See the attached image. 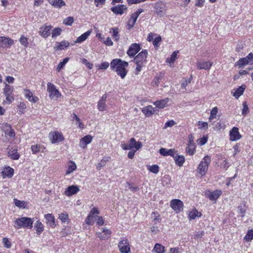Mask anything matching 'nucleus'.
Here are the masks:
<instances>
[{"mask_svg": "<svg viewBox=\"0 0 253 253\" xmlns=\"http://www.w3.org/2000/svg\"><path fill=\"white\" fill-rule=\"evenodd\" d=\"M128 65V62L118 58L112 60L110 63L111 69L115 71L122 79H124L126 75L127 71L126 67Z\"/></svg>", "mask_w": 253, "mask_h": 253, "instance_id": "nucleus-1", "label": "nucleus"}, {"mask_svg": "<svg viewBox=\"0 0 253 253\" xmlns=\"http://www.w3.org/2000/svg\"><path fill=\"white\" fill-rule=\"evenodd\" d=\"M33 220L28 217L18 218L14 221V226L16 229L21 228L31 229L33 227Z\"/></svg>", "mask_w": 253, "mask_h": 253, "instance_id": "nucleus-2", "label": "nucleus"}, {"mask_svg": "<svg viewBox=\"0 0 253 253\" xmlns=\"http://www.w3.org/2000/svg\"><path fill=\"white\" fill-rule=\"evenodd\" d=\"M211 162V158L209 156L206 155L201 161L198 167V171L202 175H205L208 170L209 165Z\"/></svg>", "mask_w": 253, "mask_h": 253, "instance_id": "nucleus-3", "label": "nucleus"}, {"mask_svg": "<svg viewBox=\"0 0 253 253\" xmlns=\"http://www.w3.org/2000/svg\"><path fill=\"white\" fill-rule=\"evenodd\" d=\"M167 7L166 3L159 0L157 1L154 7V11L157 15L163 17L166 13Z\"/></svg>", "mask_w": 253, "mask_h": 253, "instance_id": "nucleus-4", "label": "nucleus"}, {"mask_svg": "<svg viewBox=\"0 0 253 253\" xmlns=\"http://www.w3.org/2000/svg\"><path fill=\"white\" fill-rule=\"evenodd\" d=\"M49 138L52 143L62 142L64 139L63 135L58 131L50 132L49 133Z\"/></svg>", "mask_w": 253, "mask_h": 253, "instance_id": "nucleus-5", "label": "nucleus"}, {"mask_svg": "<svg viewBox=\"0 0 253 253\" xmlns=\"http://www.w3.org/2000/svg\"><path fill=\"white\" fill-rule=\"evenodd\" d=\"M47 85V90L49 92V97L51 98H58L61 95V93L57 89H56L54 85L52 83H48Z\"/></svg>", "mask_w": 253, "mask_h": 253, "instance_id": "nucleus-6", "label": "nucleus"}, {"mask_svg": "<svg viewBox=\"0 0 253 253\" xmlns=\"http://www.w3.org/2000/svg\"><path fill=\"white\" fill-rule=\"evenodd\" d=\"M118 247L122 253H129L130 249L127 239H123L118 244Z\"/></svg>", "mask_w": 253, "mask_h": 253, "instance_id": "nucleus-7", "label": "nucleus"}, {"mask_svg": "<svg viewBox=\"0 0 253 253\" xmlns=\"http://www.w3.org/2000/svg\"><path fill=\"white\" fill-rule=\"evenodd\" d=\"M148 55L147 50L146 49L142 50L133 60L135 63L144 64L147 61L146 59Z\"/></svg>", "mask_w": 253, "mask_h": 253, "instance_id": "nucleus-8", "label": "nucleus"}, {"mask_svg": "<svg viewBox=\"0 0 253 253\" xmlns=\"http://www.w3.org/2000/svg\"><path fill=\"white\" fill-rule=\"evenodd\" d=\"M170 207L176 212H180L183 210V202L179 199H173L170 202Z\"/></svg>", "mask_w": 253, "mask_h": 253, "instance_id": "nucleus-9", "label": "nucleus"}, {"mask_svg": "<svg viewBox=\"0 0 253 253\" xmlns=\"http://www.w3.org/2000/svg\"><path fill=\"white\" fill-rule=\"evenodd\" d=\"M141 47L139 43H134L131 44L129 46L127 54L130 57H133L135 54L139 51Z\"/></svg>", "mask_w": 253, "mask_h": 253, "instance_id": "nucleus-10", "label": "nucleus"}, {"mask_svg": "<svg viewBox=\"0 0 253 253\" xmlns=\"http://www.w3.org/2000/svg\"><path fill=\"white\" fill-rule=\"evenodd\" d=\"M194 137L192 134L189 135V141L186 148V152L190 155H193L195 151V144L194 143Z\"/></svg>", "mask_w": 253, "mask_h": 253, "instance_id": "nucleus-11", "label": "nucleus"}, {"mask_svg": "<svg viewBox=\"0 0 253 253\" xmlns=\"http://www.w3.org/2000/svg\"><path fill=\"white\" fill-rule=\"evenodd\" d=\"M230 140L234 141L239 140L241 138V135L239 132V129L237 127H233L229 132Z\"/></svg>", "mask_w": 253, "mask_h": 253, "instance_id": "nucleus-12", "label": "nucleus"}, {"mask_svg": "<svg viewBox=\"0 0 253 253\" xmlns=\"http://www.w3.org/2000/svg\"><path fill=\"white\" fill-rule=\"evenodd\" d=\"M13 41L9 38L0 37V47L8 48L13 44Z\"/></svg>", "mask_w": 253, "mask_h": 253, "instance_id": "nucleus-13", "label": "nucleus"}, {"mask_svg": "<svg viewBox=\"0 0 253 253\" xmlns=\"http://www.w3.org/2000/svg\"><path fill=\"white\" fill-rule=\"evenodd\" d=\"M222 192L220 190H215L214 191H209L206 193V196L211 201H215L221 195Z\"/></svg>", "mask_w": 253, "mask_h": 253, "instance_id": "nucleus-14", "label": "nucleus"}, {"mask_svg": "<svg viewBox=\"0 0 253 253\" xmlns=\"http://www.w3.org/2000/svg\"><path fill=\"white\" fill-rule=\"evenodd\" d=\"M98 237L101 240H107L111 236V231L106 227L102 228V232H98L96 233Z\"/></svg>", "mask_w": 253, "mask_h": 253, "instance_id": "nucleus-15", "label": "nucleus"}, {"mask_svg": "<svg viewBox=\"0 0 253 253\" xmlns=\"http://www.w3.org/2000/svg\"><path fill=\"white\" fill-rule=\"evenodd\" d=\"M52 26L43 25L40 28V34L43 38H47L50 35V30Z\"/></svg>", "mask_w": 253, "mask_h": 253, "instance_id": "nucleus-16", "label": "nucleus"}, {"mask_svg": "<svg viewBox=\"0 0 253 253\" xmlns=\"http://www.w3.org/2000/svg\"><path fill=\"white\" fill-rule=\"evenodd\" d=\"M127 7L124 4H118L111 8V11L116 14L122 15Z\"/></svg>", "mask_w": 253, "mask_h": 253, "instance_id": "nucleus-17", "label": "nucleus"}, {"mask_svg": "<svg viewBox=\"0 0 253 253\" xmlns=\"http://www.w3.org/2000/svg\"><path fill=\"white\" fill-rule=\"evenodd\" d=\"M212 65V62L210 61H198L197 63V68L199 70H209Z\"/></svg>", "mask_w": 253, "mask_h": 253, "instance_id": "nucleus-18", "label": "nucleus"}, {"mask_svg": "<svg viewBox=\"0 0 253 253\" xmlns=\"http://www.w3.org/2000/svg\"><path fill=\"white\" fill-rule=\"evenodd\" d=\"M80 191L79 188L76 185H71L68 187L65 191V194L68 196H71L72 195L76 194Z\"/></svg>", "mask_w": 253, "mask_h": 253, "instance_id": "nucleus-19", "label": "nucleus"}, {"mask_svg": "<svg viewBox=\"0 0 253 253\" xmlns=\"http://www.w3.org/2000/svg\"><path fill=\"white\" fill-rule=\"evenodd\" d=\"M3 129L5 134L8 135L9 137H13L15 136V132L12 128L11 126L8 123H5L2 126Z\"/></svg>", "mask_w": 253, "mask_h": 253, "instance_id": "nucleus-20", "label": "nucleus"}, {"mask_svg": "<svg viewBox=\"0 0 253 253\" xmlns=\"http://www.w3.org/2000/svg\"><path fill=\"white\" fill-rule=\"evenodd\" d=\"M24 96L29 101L36 103L39 100L38 97L33 96V93L28 89H24Z\"/></svg>", "mask_w": 253, "mask_h": 253, "instance_id": "nucleus-21", "label": "nucleus"}, {"mask_svg": "<svg viewBox=\"0 0 253 253\" xmlns=\"http://www.w3.org/2000/svg\"><path fill=\"white\" fill-rule=\"evenodd\" d=\"M92 140V137L90 135H87L81 138L80 142V147L84 148L87 144H89L91 142Z\"/></svg>", "mask_w": 253, "mask_h": 253, "instance_id": "nucleus-22", "label": "nucleus"}, {"mask_svg": "<svg viewBox=\"0 0 253 253\" xmlns=\"http://www.w3.org/2000/svg\"><path fill=\"white\" fill-rule=\"evenodd\" d=\"M44 217L46 219V223L50 227L54 228L55 226L54 216L52 214L47 213L44 215Z\"/></svg>", "mask_w": 253, "mask_h": 253, "instance_id": "nucleus-23", "label": "nucleus"}, {"mask_svg": "<svg viewBox=\"0 0 253 253\" xmlns=\"http://www.w3.org/2000/svg\"><path fill=\"white\" fill-rule=\"evenodd\" d=\"M164 80L165 73L163 72H160L157 74L156 76H155L153 82L157 86H158L159 83L163 82Z\"/></svg>", "mask_w": 253, "mask_h": 253, "instance_id": "nucleus-24", "label": "nucleus"}, {"mask_svg": "<svg viewBox=\"0 0 253 253\" xmlns=\"http://www.w3.org/2000/svg\"><path fill=\"white\" fill-rule=\"evenodd\" d=\"M69 42L66 41H62L60 42H57L56 43V46H54V49L56 50H61L64 49L65 48H67L69 46Z\"/></svg>", "mask_w": 253, "mask_h": 253, "instance_id": "nucleus-25", "label": "nucleus"}, {"mask_svg": "<svg viewBox=\"0 0 253 253\" xmlns=\"http://www.w3.org/2000/svg\"><path fill=\"white\" fill-rule=\"evenodd\" d=\"M8 156L14 160H18L20 155L17 152V149H11L8 152Z\"/></svg>", "mask_w": 253, "mask_h": 253, "instance_id": "nucleus-26", "label": "nucleus"}, {"mask_svg": "<svg viewBox=\"0 0 253 253\" xmlns=\"http://www.w3.org/2000/svg\"><path fill=\"white\" fill-rule=\"evenodd\" d=\"M246 88V85L245 84H242L241 86H239L233 93V96H234L236 98H238L243 94Z\"/></svg>", "mask_w": 253, "mask_h": 253, "instance_id": "nucleus-27", "label": "nucleus"}, {"mask_svg": "<svg viewBox=\"0 0 253 253\" xmlns=\"http://www.w3.org/2000/svg\"><path fill=\"white\" fill-rule=\"evenodd\" d=\"M129 144L131 149L135 148L136 150L139 149L142 146V143L140 142L136 141L134 138H131L130 139Z\"/></svg>", "mask_w": 253, "mask_h": 253, "instance_id": "nucleus-28", "label": "nucleus"}, {"mask_svg": "<svg viewBox=\"0 0 253 253\" xmlns=\"http://www.w3.org/2000/svg\"><path fill=\"white\" fill-rule=\"evenodd\" d=\"M91 33V31L88 30L83 34H82L81 36L79 37L76 41H75V42L76 43H81L86 40L88 36L90 35V34Z\"/></svg>", "mask_w": 253, "mask_h": 253, "instance_id": "nucleus-29", "label": "nucleus"}, {"mask_svg": "<svg viewBox=\"0 0 253 253\" xmlns=\"http://www.w3.org/2000/svg\"><path fill=\"white\" fill-rule=\"evenodd\" d=\"M142 112L146 115V116L149 117L155 113L156 112V109L155 108L152 107L151 106H148L143 108Z\"/></svg>", "mask_w": 253, "mask_h": 253, "instance_id": "nucleus-30", "label": "nucleus"}, {"mask_svg": "<svg viewBox=\"0 0 253 253\" xmlns=\"http://www.w3.org/2000/svg\"><path fill=\"white\" fill-rule=\"evenodd\" d=\"M248 64H251V61H248V60L245 57L240 59L237 62L235 63V66H238L239 68H241L244 66Z\"/></svg>", "mask_w": 253, "mask_h": 253, "instance_id": "nucleus-31", "label": "nucleus"}, {"mask_svg": "<svg viewBox=\"0 0 253 253\" xmlns=\"http://www.w3.org/2000/svg\"><path fill=\"white\" fill-rule=\"evenodd\" d=\"M169 101V99L166 98L155 102L154 105L156 106V108H163L165 107L166 105L168 103Z\"/></svg>", "mask_w": 253, "mask_h": 253, "instance_id": "nucleus-32", "label": "nucleus"}, {"mask_svg": "<svg viewBox=\"0 0 253 253\" xmlns=\"http://www.w3.org/2000/svg\"><path fill=\"white\" fill-rule=\"evenodd\" d=\"M49 2L53 6L57 8H60L65 5V3L63 0H49Z\"/></svg>", "mask_w": 253, "mask_h": 253, "instance_id": "nucleus-33", "label": "nucleus"}, {"mask_svg": "<svg viewBox=\"0 0 253 253\" xmlns=\"http://www.w3.org/2000/svg\"><path fill=\"white\" fill-rule=\"evenodd\" d=\"M174 161L177 165L181 167L185 162V158L183 156L176 154L174 157Z\"/></svg>", "mask_w": 253, "mask_h": 253, "instance_id": "nucleus-34", "label": "nucleus"}, {"mask_svg": "<svg viewBox=\"0 0 253 253\" xmlns=\"http://www.w3.org/2000/svg\"><path fill=\"white\" fill-rule=\"evenodd\" d=\"M35 228L36 230V233L38 235H40L43 231V226L41 222L37 221L35 224Z\"/></svg>", "mask_w": 253, "mask_h": 253, "instance_id": "nucleus-35", "label": "nucleus"}, {"mask_svg": "<svg viewBox=\"0 0 253 253\" xmlns=\"http://www.w3.org/2000/svg\"><path fill=\"white\" fill-rule=\"evenodd\" d=\"M137 17L135 16L133 14H131L130 18L129 19L128 23H127V27L128 29L130 30L131 29L134 25L136 20H137Z\"/></svg>", "mask_w": 253, "mask_h": 253, "instance_id": "nucleus-36", "label": "nucleus"}, {"mask_svg": "<svg viewBox=\"0 0 253 253\" xmlns=\"http://www.w3.org/2000/svg\"><path fill=\"white\" fill-rule=\"evenodd\" d=\"M2 173L7 177H11L14 174V169L10 167H7L4 171H2Z\"/></svg>", "mask_w": 253, "mask_h": 253, "instance_id": "nucleus-37", "label": "nucleus"}, {"mask_svg": "<svg viewBox=\"0 0 253 253\" xmlns=\"http://www.w3.org/2000/svg\"><path fill=\"white\" fill-rule=\"evenodd\" d=\"M202 214L201 212H198L196 210H193L191 211L188 215L190 220L194 219L196 217H201Z\"/></svg>", "mask_w": 253, "mask_h": 253, "instance_id": "nucleus-38", "label": "nucleus"}, {"mask_svg": "<svg viewBox=\"0 0 253 253\" xmlns=\"http://www.w3.org/2000/svg\"><path fill=\"white\" fill-rule=\"evenodd\" d=\"M153 251L157 253H165L164 247L158 243L155 244Z\"/></svg>", "mask_w": 253, "mask_h": 253, "instance_id": "nucleus-39", "label": "nucleus"}, {"mask_svg": "<svg viewBox=\"0 0 253 253\" xmlns=\"http://www.w3.org/2000/svg\"><path fill=\"white\" fill-rule=\"evenodd\" d=\"M111 30L112 31V36L114 38H115V40L117 42H118L120 39V35L119 34V28L118 27H113L111 29Z\"/></svg>", "mask_w": 253, "mask_h": 253, "instance_id": "nucleus-40", "label": "nucleus"}, {"mask_svg": "<svg viewBox=\"0 0 253 253\" xmlns=\"http://www.w3.org/2000/svg\"><path fill=\"white\" fill-rule=\"evenodd\" d=\"M178 51H174L172 52L170 57L167 59V62L169 63L170 64H173L175 59L177 58V53Z\"/></svg>", "mask_w": 253, "mask_h": 253, "instance_id": "nucleus-41", "label": "nucleus"}, {"mask_svg": "<svg viewBox=\"0 0 253 253\" xmlns=\"http://www.w3.org/2000/svg\"><path fill=\"white\" fill-rule=\"evenodd\" d=\"M14 203L15 205L19 208H22V209L26 208V203L24 201H20V200H17L16 199H14Z\"/></svg>", "mask_w": 253, "mask_h": 253, "instance_id": "nucleus-42", "label": "nucleus"}, {"mask_svg": "<svg viewBox=\"0 0 253 253\" xmlns=\"http://www.w3.org/2000/svg\"><path fill=\"white\" fill-rule=\"evenodd\" d=\"M69 58L68 57L65 58L63 59L62 61L60 62L58 64L56 70L58 72H59L61 69H62L65 65L68 62Z\"/></svg>", "mask_w": 253, "mask_h": 253, "instance_id": "nucleus-43", "label": "nucleus"}, {"mask_svg": "<svg viewBox=\"0 0 253 253\" xmlns=\"http://www.w3.org/2000/svg\"><path fill=\"white\" fill-rule=\"evenodd\" d=\"M13 91V87L8 84H6L3 89L4 94H12Z\"/></svg>", "mask_w": 253, "mask_h": 253, "instance_id": "nucleus-44", "label": "nucleus"}, {"mask_svg": "<svg viewBox=\"0 0 253 253\" xmlns=\"http://www.w3.org/2000/svg\"><path fill=\"white\" fill-rule=\"evenodd\" d=\"M58 218L62 221V222H69L68 215L65 212H63L59 214Z\"/></svg>", "mask_w": 253, "mask_h": 253, "instance_id": "nucleus-45", "label": "nucleus"}, {"mask_svg": "<svg viewBox=\"0 0 253 253\" xmlns=\"http://www.w3.org/2000/svg\"><path fill=\"white\" fill-rule=\"evenodd\" d=\"M107 105L106 102L99 100L97 103V108L100 111H103L106 109Z\"/></svg>", "mask_w": 253, "mask_h": 253, "instance_id": "nucleus-46", "label": "nucleus"}, {"mask_svg": "<svg viewBox=\"0 0 253 253\" xmlns=\"http://www.w3.org/2000/svg\"><path fill=\"white\" fill-rule=\"evenodd\" d=\"M148 170L155 174H157L159 171V167L157 165H154L152 166H149Z\"/></svg>", "mask_w": 253, "mask_h": 253, "instance_id": "nucleus-47", "label": "nucleus"}, {"mask_svg": "<svg viewBox=\"0 0 253 253\" xmlns=\"http://www.w3.org/2000/svg\"><path fill=\"white\" fill-rule=\"evenodd\" d=\"M127 184L128 185L129 189L133 192H135L139 190L138 186L135 185L133 183L127 182Z\"/></svg>", "mask_w": 253, "mask_h": 253, "instance_id": "nucleus-48", "label": "nucleus"}, {"mask_svg": "<svg viewBox=\"0 0 253 253\" xmlns=\"http://www.w3.org/2000/svg\"><path fill=\"white\" fill-rule=\"evenodd\" d=\"M218 111V109L216 107H213L211 111V115L209 117L210 120H212V119L216 118V114Z\"/></svg>", "mask_w": 253, "mask_h": 253, "instance_id": "nucleus-49", "label": "nucleus"}, {"mask_svg": "<svg viewBox=\"0 0 253 253\" xmlns=\"http://www.w3.org/2000/svg\"><path fill=\"white\" fill-rule=\"evenodd\" d=\"M19 41L21 44L24 47H26L28 46L29 43L27 38L24 37V36H22L20 38Z\"/></svg>", "mask_w": 253, "mask_h": 253, "instance_id": "nucleus-50", "label": "nucleus"}, {"mask_svg": "<svg viewBox=\"0 0 253 253\" xmlns=\"http://www.w3.org/2000/svg\"><path fill=\"white\" fill-rule=\"evenodd\" d=\"M74 21V20L73 17H68L64 20L63 23L67 26H71Z\"/></svg>", "mask_w": 253, "mask_h": 253, "instance_id": "nucleus-51", "label": "nucleus"}, {"mask_svg": "<svg viewBox=\"0 0 253 253\" xmlns=\"http://www.w3.org/2000/svg\"><path fill=\"white\" fill-rule=\"evenodd\" d=\"M108 159H103L101 160L100 163L98 164V165L96 166V169L97 170H100L102 167H103L105 166L107 162L108 161Z\"/></svg>", "mask_w": 253, "mask_h": 253, "instance_id": "nucleus-52", "label": "nucleus"}, {"mask_svg": "<svg viewBox=\"0 0 253 253\" xmlns=\"http://www.w3.org/2000/svg\"><path fill=\"white\" fill-rule=\"evenodd\" d=\"M61 29L59 28H56L52 32V37L54 38L59 36L61 34Z\"/></svg>", "mask_w": 253, "mask_h": 253, "instance_id": "nucleus-53", "label": "nucleus"}, {"mask_svg": "<svg viewBox=\"0 0 253 253\" xmlns=\"http://www.w3.org/2000/svg\"><path fill=\"white\" fill-rule=\"evenodd\" d=\"M198 126L199 129H207L208 127V124L207 122L202 121H199L198 122Z\"/></svg>", "mask_w": 253, "mask_h": 253, "instance_id": "nucleus-54", "label": "nucleus"}, {"mask_svg": "<svg viewBox=\"0 0 253 253\" xmlns=\"http://www.w3.org/2000/svg\"><path fill=\"white\" fill-rule=\"evenodd\" d=\"M238 210L239 211V213L241 214V216L242 217H243L245 215V212L246 211V208L245 206H239L238 207Z\"/></svg>", "mask_w": 253, "mask_h": 253, "instance_id": "nucleus-55", "label": "nucleus"}, {"mask_svg": "<svg viewBox=\"0 0 253 253\" xmlns=\"http://www.w3.org/2000/svg\"><path fill=\"white\" fill-rule=\"evenodd\" d=\"M243 107L242 111L243 115H246L249 113V107L246 102L243 103Z\"/></svg>", "mask_w": 253, "mask_h": 253, "instance_id": "nucleus-56", "label": "nucleus"}, {"mask_svg": "<svg viewBox=\"0 0 253 253\" xmlns=\"http://www.w3.org/2000/svg\"><path fill=\"white\" fill-rule=\"evenodd\" d=\"M2 242L4 246L6 248L9 249L11 247V244L7 238H3L2 239Z\"/></svg>", "mask_w": 253, "mask_h": 253, "instance_id": "nucleus-57", "label": "nucleus"}, {"mask_svg": "<svg viewBox=\"0 0 253 253\" xmlns=\"http://www.w3.org/2000/svg\"><path fill=\"white\" fill-rule=\"evenodd\" d=\"M245 239L247 240H252L253 239V230H250L248 231L247 235L245 237Z\"/></svg>", "mask_w": 253, "mask_h": 253, "instance_id": "nucleus-58", "label": "nucleus"}, {"mask_svg": "<svg viewBox=\"0 0 253 253\" xmlns=\"http://www.w3.org/2000/svg\"><path fill=\"white\" fill-rule=\"evenodd\" d=\"M32 152L33 154H36L39 152L40 150V145H32L31 147Z\"/></svg>", "mask_w": 253, "mask_h": 253, "instance_id": "nucleus-59", "label": "nucleus"}, {"mask_svg": "<svg viewBox=\"0 0 253 253\" xmlns=\"http://www.w3.org/2000/svg\"><path fill=\"white\" fill-rule=\"evenodd\" d=\"M207 137L204 136L202 138H199L197 142L199 145L202 146L205 145L207 143Z\"/></svg>", "mask_w": 253, "mask_h": 253, "instance_id": "nucleus-60", "label": "nucleus"}, {"mask_svg": "<svg viewBox=\"0 0 253 253\" xmlns=\"http://www.w3.org/2000/svg\"><path fill=\"white\" fill-rule=\"evenodd\" d=\"M85 222L88 225H92L94 223L93 217L89 214L85 219Z\"/></svg>", "mask_w": 253, "mask_h": 253, "instance_id": "nucleus-61", "label": "nucleus"}, {"mask_svg": "<svg viewBox=\"0 0 253 253\" xmlns=\"http://www.w3.org/2000/svg\"><path fill=\"white\" fill-rule=\"evenodd\" d=\"M175 124L176 123L173 120L169 121L165 123L164 128H166L168 127H171Z\"/></svg>", "mask_w": 253, "mask_h": 253, "instance_id": "nucleus-62", "label": "nucleus"}, {"mask_svg": "<svg viewBox=\"0 0 253 253\" xmlns=\"http://www.w3.org/2000/svg\"><path fill=\"white\" fill-rule=\"evenodd\" d=\"M224 124L223 121H220L215 126V128L217 130H220L221 128L224 127Z\"/></svg>", "mask_w": 253, "mask_h": 253, "instance_id": "nucleus-63", "label": "nucleus"}, {"mask_svg": "<svg viewBox=\"0 0 253 253\" xmlns=\"http://www.w3.org/2000/svg\"><path fill=\"white\" fill-rule=\"evenodd\" d=\"M204 234V232L202 231H199L196 233L194 235V239H200L201 238Z\"/></svg>", "mask_w": 253, "mask_h": 253, "instance_id": "nucleus-64", "label": "nucleus"}]
</instances>
